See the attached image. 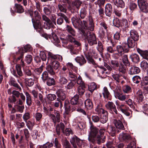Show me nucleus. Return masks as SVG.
<instances>
[{"label":"nucleus","instance_id":"36","mask_svg":"<svg viewBox=\"0 0 148 148\" xmlns=\"http://www.w3.org/2000/svg\"><path fill=\"white\" fill-rule=\"evenodd\" d=\"M31 13L32 14V16L34 18L35 20H39L41 18V17L39 13L37 11H35L34 12V16L33 12L32 11L30 12V14Z\"/></svg>","mask_w":148,"mask_h":148},{"label":"nucleus","instance_id":"2","mask_svg":"<svg viewBox=\"0 0 148 148\" xmlns=\"http://www.w3.org/2000/svg\"><path fill=\"white\" fill-rule=\"evenodd\" d=\"M82 37L85 39H87L88 44L92 46L97 43L96 36L95 34L89 31L84 32L82 31Z\"/></svg>","mask_w":148,"mask_h":148},{"label":"nucleus","instance_id":"7","mask_svg":"<svg viewBox=\"0 0 148 148\" xmlns=\"http://www.w3.org/2000/svg\"><path fill=\"white\" fill-rule=\"evenodd\" d=\"M106 107L109 110L110 113L114 112L116 114H117V111L116 106L112 102L108 101L105 105Z\"/></svg>","mask_w":148,"mask_h":148},{"label":"nucleus","instance_id":"12","mask_svg":"<svg viewBox=\"0 0 148 148\" xmlns=\"http://www.w3.org/2000/svg\"><path fill=\"white\" fill-rule=\"evenodd\" d=\"M137 41L133 39L130 37H128L127 40V44H126V46L127 45V48H132L134 47L136 44Z\"/></svg>","mask_w":148,"mask_h":148},{"label":"nucleus","instance_id":"6","mask_svg":"<svg viewBox=\"0 0 148 148\" xmlns=\"http://www.w3.org/2000/svg\"><path fill=\"white\" fill-rule=\"evenodd\" d=\"M88 20V24L85 21H83L84 25V28L86 29L89 30L91 31H92L94 30V27L93 19L91 17H89Z\"/></svg>","mask_w":148,"mask_h":148},{"label":"nucleus","instance_id":"40","mask_svg":"<svg viewBox=\"0 0 148 148\" xmlns=\"http://www.w3.org/2000/svg\"><path fill=\"white\" fill-rule=\"evenodd\" d=\"M84 104L86 108L90 109L92 107V103L91 101L89 99H87L85 102Z\"/></svg>","mask_w":148,"mask_h":148},{"label":"nucleus","instance_id":"51","mask_svg":"<svg viewBox=\"0 0 148 148\" xmlns=\"http://www.w3.org/2000/svg\"><path fill=\"white\" fill-rule=\"evenodd\" d=\"M26 97V102L27 104L30 106L32 104V99L30 95L27 92H26L25 93Z\"/></svg>","mask_w":148,"mask_h":148},{"label":"nucleus","instance_id":"45","mask_svg":"<svg viewBox=\"0 0 148 148\" xmlns=\"http://www.w3.org/2000/svg\"><path fill=\"white\" fill-rule=\"evenodd\" d=\"M115 104L117 106V108L119 109L121 112L125 108H126V107H127L123 104H120L118 101H116Z\"/></svg>","mask_w":148,"mask_h":148},{"label":"nucleus","instance_id":"21","mask_svg":"<svg viewBox=\"0 0 148 148\" xmlns=\"http://www.w3.org/2000/svg\"><path fill=\"white\" fill-rule=\"evenodd\" d=\"M112 77L116 82L119 83L122 80L123 78L126 79L125 76L118 74H114L112 75Z\"/></svg>","mask_w":148,"mask_h":148},{"label":"nucleus","instance_id":"5","mask_svg":"<svg viewBox=\"0 0 148 148\" xmlns=\"http://www.w3.org/2000/svg\"><path fill=\"white\" fill-rule=\"evenodd\" d=\"M94 99L96 105H97L95 109L97 114L101 115L104 114L105 112H107L102 108V105L99 103L100 101L99 100L97 99L96 97H94Z\"/></svg>","mask_w":148,"mask_h":148},{"label":"nucleus","instance_id":"20","mask_svg":"<svg viewBox=\"0 0 148 148\" xmlns=\"http://www.w3.org/2000/svg\"><path fill=\"white\" fill-rule=\"evenodd\" d=\"M16 72L20 80H22L21 77L23 75V73L22 71L21 65L19 64H17L15 66Z\"/></svg>","mask_w":148,"mask_h":148},{"label":"nucleus","instance_id":"19","mask_svg":"<svg viewBox=\"0 0 148 148\" xmlns=\"http://www.w3.org/2000/svg\"><path fill=\"white\" fill-rule=\"evenodd\" d=\"M136 50L143 58L145 59L148 60V51H143L139 48H137Z\"/></svg>","mask_w":148,"mask_h":148},{"label":"nucleus","instance_id":"14","mask_svg":"<svg viewBox=\"0 0 148 148\" xmlns=\"http://www.w3.org/2000/svg\"><path fill=\"white\" fill-rule=\"evenodd\" d=\"M56 95L59 99L64 100L66 98V95L65 92L63 90L60 89L58 90L56 92Z\"/></svg>","mask_w":148,"mask_h":148},{"label":"nucleus","instance_id":"49","mask_svg":"<svg viewBox=\"0 0 148 148\" xmlns=\"http://www.w3.org/2000/svg\"><path fill=\"white\" fill-rule=\"evenodd\" d=\"M25 84L29 87H31L34 84V80L32 78L25 79Z\"/></svg>","mask_w":148,"mask_h":148},{"label":"nucleus","instance_id":"48","mask_svg":"<svg viewBox=\"0 0 148 148\" xmlns=\"http://www.w3.org/2000/svg\"><path fill=\"white\" fill-rule=\"evenodd\" d=\"M64 107H65V113L66 114H69V111L71 109L70 104L69 101H65L64 102Z\"/></svg>","mask_w":148,"mask_h":148},{"label":"nucleus","instance_id":"24","mask_svg":"<svg viewBox=\"0 0 148 148\" xmlns=\"http://www.w3.org/2000/svg\"><path fill=\"white\" fill-rule=\"evenodd\" d=\"M119 138L121 140H130L131 139L130 135L128 134L122 133L119 135Z\"/></svg>","mask_w":148,"mask_h":148},{"label":"nucleus","instance_id":"8","mask_svg":"<svg viewBox=\"0 0 148 148\" xmlns=\"http://www.w3.org/2000/svg\"><path fill=\"white\" fill-rule=\"evenodd\" d=\"M42 20L45 22L44 23V28L47 29H50L52 24L51 20L44 14L42 15Z\"/></svg>","mask_w":148,"mask_h":148},{"label":"nucleus","instance_id":"29","mask_svg":"<svg viewBox=\"0 0 148 148\" xmlns=\"http://www.w3.org/2000/svg\"><path fill=\"white\" fill-rule=\"evenodd\" d=\"M10 84L11 85L16 88L17 90H18L20 91L22 90L21 88L19 85L16 82L14 78H11L10 79Z\"/></svg>","mask_w":148,"mask_h":148},{"label":"nucleus","instance_id":"15","mask_svg":"<svg viewBox=\"0 0 148 148\" xmlns=\"http://www.w3.org/2000/svg\"><path fill=\"white\" fill-rule=\"evenodd\" d=\"M130 36L129 37L133 39L138 41L139 39V36L137 32L134 29H132L130 32Z\"/></svg>","mask_w":148,"mask_h":148},{"label":"nucleus","instance_id":"37","mask_svg":"<svg viewBox=\"0 0 148 148\" xmlns=\"http://www.w3.org/2000/svg\"><path fill=\"white\" fill-rule=\"evenodd\" d=\"M47 84L49 86H53L56 84V82L53 78L49 77L46 81Z\"/></svg>","mask_w":148,"mask_h":148},{"label":"nucleus","instance_id":"10","mask_svg":"<svg viewBox=\"0 0 148 148\" xmlns=\"http://www.w3.org/2000/svg\"><path fill=\"white\" fill-rule=\"evenodd\" d=\"M114 124L116 127L117 131H119L120 130H123L125 128L124 125L121 121H118L117 120H114Z\"/></svg>","mask_w":148,"mask_h":148},{"label":"nucleus","instance_id":"64","mask_svg":"<svg viewBox=\"0 0 148 148\" xmlns=\"http://www.w3.org/2000/svg\"><path fill=\"white\" fill-rule=\"evenodd\" d=\"M53 142L54 143V147L55 148H61V145L59 143L57 138H56L55 139Z\"/></svg>","mask_w":148,"mask_h":148},{"label":"nucleus","instance_id":"17","mask_svg":"<svg viewBox=\"0 0 148 148\" xmlns=\"http://www.w3.org/2000/svg\"><path fill=\"white\" fill-rule=\"evenodd\" d=\"M140 69L136 66H133L129 69L128 73L130 75L137 74L140 73Z\"/></svg>","mask_w":148,"mask_h":148},{"label":"nucleus","instance_id":"16","mask_svg":"<svg viewBox=\"0 0 148 148\" xmlns=\"http://www.w3.org/2000/svg\"><path fill=\"white\" fill-rule=\"evenodd\" d=\"M75 61L79 63L80 66H82L86 63V61L83 56H77L75 59Z\"/></svg>","mask_w":148,"mask_h":148},{"label":"nucleus","instance_id":"26","mask_svg":"<svg viewBox=\"0 0 148 148\" xmlns=\"http://www.w3.org/2000/svg\"><path fill=\"white\" fill-rule=\"evenodd\" d=\"M66 30L72 36H75L76 35L75 31L71 26L67 25L66 27Z\"/></svg>","mask_w":148,"mask_h":148},{"label":"nucleus","instance_id":"53","mask_svg":"<svg viewBox=\"0 0 148 148\" xmlns=\"http://www.w3.org/2000/svg\"><path fill=\"white\" fill-rule=\"evenodd\" d=\"M46 70L48 72L52 75H54L55 74L53 69L51 65H49L46 67Z\"/></svg>","mask_w":148,"mask_h":148},{"label":"nucleus","instance_id":"44","mask_svg":"<svg viewBox=\"0 0 148 148\" xmlns=\"http://www.w3.org/2000/svg\"><path fill=\"white\" fill-rule=\"evenodd\" d=\"M44 13L47 15H49L51 12V8L50 5H47L44 7L43 9Z\"/></svg>","mask_w":148,"mask_h":148},{"label":"nucleus","instance_id":"57","mask_svg":"<svg viewBox=\"0 0 148 148\" xmlns=\"http://www.w3.org/2000/svg\"><path fill=\"white\" fill-rule=\"evenodd\" d=\"M123 92L126 93H128L131 92L132 89L131 87L127 85L124 86L123 87Z\"/></svg>","mask_w":148,"mask_h":148},{"label":"nucleus","instance_id":"3","mask_svg":"<svg viewBox=\"0 0 148 148\" xmlns=\"http://www.w3.org/2000/svg\"><path fill=\"white\" fill-rule=\"evenodd\" d=\"M65 126L64 124L60 123L57 125L56 126V132L57 134L59 135L60 134V129H61L62 132L66 136H69L70 134H72L73 132L72 130L70 128H66L64 130Z\"/></svg>","mask_w":148,"mask_h":148},{"label":"nucleus","instance_id":"31","mask_svg":"<svg viewBox=\"0 0 148 148\" xmlns=\"http://www.w3.org/2000/svg\"><path fill=\"white\" fill-rule=\"evenodd\" d=\"M97 88V86L96 84L94 82H92L89 84L88 85V89L91 92H92L93 91Z\"/></svg>","mask_w":148,"mask_h":148},{"label":"nucleus","instance_id":"39","mask_svg":"<svg viewBox=\"0 0 148 148\" xmlns=\"http://www.w3.org/2000/svg\"><path fill=\"white\" fill-rule=\"evenodd\" d=\"M79 95H76L71 100V103L72 105H77L78 103Z\"/></svg>","mask_w":148,"mask_h":148},{"label":"nucleus","instance_id":"9","mask_svg":"<svg viewBox=\"0 0 148 148\" xmlns=\"http://www.w3.org/2000/svg\"><path fill=\"white\" fill-rule=\"evenodd\" d=\"M116 48L120 56H122L124 53L127 52L129 50L128 48H126L125 46H124L123 47L120 45H117Z\"/></svg>","mask_w":148,"mask_h":148},{"label":"nucleus","instance_id":"46","mask_svg":"<svg viewBox=\"0 0 148 148\" xmlns=\"http://www.w3.org/2000/svg\"><path fill=\"white\" fill-rule=\"evenodd\" d=\"M62 144L64 148H72L69 142L66 138L63 140Z\"/></svg>","mask_w":148,"mask_h":148},{"label":"nucleus","instance_id":"62","mask_svg":"<svg viewBox=\"0 0 148 148\" xmlns=\"http://www.w3.org/2000/svg\"><path fill=\"white\" fill-rule=\"evenodd\" d=\"M76 83L75 81H71L67 85L66 88L68 89H71L75 85Z\"/></svg>","mask_w":148,"mask_h":148},{"label":"nucleus","instance_id":"35","mask_svg":"<svg viewBox=\"0 0 148 148\" xmlns=\"http://www.w3.org/2000/svg\"><path fill=\"white\" fill-rule=\"evenodd\" d=\"M121 112L127 116H132V112L128 107H126Z\"/></svg>","mask_w":148,"mask_h":148},{"label":"nucleus","instance_id":"18","mask_svg":"<svg viewBox=\"0 0 148 148\" xmlns=\"http://www.w3.org/2000/svg\"><path fill=\"white\" fill-rule=\"evenodd\" d=\"M112 8L111 5L109 3L107 4L105 7V12L106 15L110 16L112 14Z\"/></svg>","mask_w":148,"mask_h":148},{"label":"nucleus","instance_id":"4","mask_svg":"<svg viewBox=\"0 0 148 148\" xmlns=\"http://www.w3.org/2000/svg\"><path fill=\"white\" fill-rule=\"evenodd\" d=\"M137 3L141 12L145 13L148 12V3L147 0H137Z\"/></svg>","mask_w":148,"mask_h":148},{"label":"nucleus","instance_id":"52","mask_svg":"<svg viewBox=\"0 0 148 148\" xmlns=\"http://www.w3.org/2000/svg\"><path fill=\"white\" fill-rule=\"evenodd\" d=\"M68 82L67 79L63 76H60L59 79V82L61 85L66 84Z\"/></svg>","mask_w":148,"mask_h":148},{"label":"nucleus","instance_id":"47","mask_svg":"<svg viewBox=\"0 0 148 148\" xmlns=\"http://www.w3.org/2000/svg\"><path fill=\"white\" fill-rule=\"evenodd\" d=\"M78 138L76 136L73 137L70 140V142L74 148H77L76 143Z\"/></svg>","mask_w":148,"mask_h":148},{"label":"nucleus","instance_id":"56","mask_svg":"<svg viewBox=\"0 0 148 148\" xmlns=\"http://www.w3.org/2000/svg\"><path fill=\"white\" fill-rule=\"evenodd\" d=\"M14 107L17 110V111L21 113L23 112V110L24 108V106H20L18 104H15L14 106Z\"/></svg>","mask_w":148,"mask_h":148},{"label":"nucleus","instance_id":"11","mask_svg":"<svg viewBox=\"0 0 148 148\" xmlns=\"http://www.w3.org/2000/svg\"><path fill=\"white\" fill-rule=\"evenodd\" d=\"M32 14H30V16L31 17L32 21L33 24V26L35 29H41V24L39 20H35L34 18L32 16Z\"/></svg>","mask_w":148,"mask_h":148},{"label":"nucleus","instance_id":"28","mask_svg":"<svg viewBox=\"0 0 148 148\" xmlns=\"http://www.w3.org/2000/svg\"><path fill=\"white\" fill-rule=\"evenodd\" d=\"M135 96L137 99L140 101H142L144 99L143 92L141 90H138L136 92Z\"/></svg>","mask_w":148,"mask_h":148},{"label":"nucleus","instance_id":"63","mask_svg":"<svg viewBox=\"0 0 148 148\" xmlns=\"http://www.w3.org/2000/svg\"><path fill=\"white\" fill-rule=\"evenodd\" d=\"M53 146V144L52 143H50L49 142H47L46 143L41 145V147L42 148H47L52 147Z\"/></svg>","mask_w":148,"mask_h":148},{"label":"nucleus","instance_id":"42","mask_svg":"<svg viewBox=\"0 0 148 148\" xmlns=\"http://www.w3.org/2000/svg\"><path fill=\"white\" fill-rule=\"evenodd\" d=\"M87 8L86 7L82 8L80 11V15L82 18H84L87 14Z\"/></svg>","mask_w":148,"mask_h":148},{"label":"nucleus","instance_id":"43","mask_svg":"<svg viewBox=\"0 0 148 148\" xmlns=\"http://www.w3.org/2000/svg\"><path fill=\"white\" fill-rule=\"evenodd\" d=\"M123 63L125 65H129V62L127 58V55L123 54L122 56H121Z\"/></svg>","mask_w":148,"mask_h":148},{"label":"nucleus","instance_id":"58","mask_svg":"<svg viewBox=\"0 0 148 148\" xmlns=\"http://www.w3.org/2000/svg\"><path fill=\"white\" fill-rule=\"evenodd\" d=\"M32 60V56L30 55H28L25 58V61L28 64H30Z\"/></svg>","mask_w":148,"mask_h":148},{"label":"nucleus","instance_id":"60","mask_svg":"<svg viewBox=\"0 0 148 148\" xmlns=\"http://www.w3.org/2000/svg\"><path fill=\"white\" fill-rule=\"evenodd\" d=\"M26 123V125L27 126L28 128L30 130H32L33 127L34 125V124L32 123L31 121H27L25 122Z\"/></svg>","mask_w":148,"mask_h":148},{"label":"nucleus","instance_id":"23","mask_svg":"<svg viewBox=\"0 0 148 148\" xmlns=\"http://www.w3.org/2000/svg\"><path fill=\"white\" fill-rule=\"evenodd\" d=\"M130 58L131 59L132 61L134 63H138L140 61V58L139 56L137 54H132L130 55Z\"/></svg>","mask_w":148,"mask_h":148},{"label":"nucleus","instance_id":"1","mask_svg":"<svg viewBox=\"0 0 148 148\" xmlns=\"http://www.w3.org/2000/svg\"><path fill=\"white\" fill-rule=\"evenodd\" d=\"M90 129V131L88 138L89 141L92 143L96 141L98 144H100L101 138V136L97 135L99 129L93 125L91 126Z\"/></svg>","mask_w":148,"mask_h":148},{"label":"nucleus","instance_id":"55","mask_svg":"<svg viewBox=\"0 0 148 148\" xmlns=\"http://www.w3.org/2000/svg\"><path fill=\"white\" fill-rule=\"evenodd\" d=\"M109 132L110 134L112 136H114L115 135L116 132V129L114 127L111 126L109 129Z\"/></svg>","mask_w":148,"mask_h":148},{"label":"nucleus","instance_id":"32","mask_svg":"<svg viewBox=\"0 0 148 148\" xmlns=\"http://www.w3.org/2000/svg\"><path fill=\"white\" fill-rule=\"evenodd\" d=\"M77 27L75 28L78 29L79 31L80 32L82 33V30H83L84 32H86L87 31L83 29V28H84V22L82 21L80 19L79 20V22L77 24Z\"/></svg>","mask_w":148,"mask_h":148},{"label":"nucleus","instance_id":"38","mask_svg":"<svg viewBox=\"0 0 148 148\" xmlns=\"http://www.w3.org/2000/svg\"><path fill=\"white\" fill-rule=\"evenodd\" d=\"M59 10L61 12L66 13L67 11L66 5L65 4L59 3L58 5Z\"/></svg>","mask_w":148,"mask_h":148},{"label":"nucleus","instance_id":"50","mask_svg":"<svg viewBox=\"0 0 148 148\" xmlns=\"http://www.w3.org/2000/svg\"><path fill=\"white\" fill-rule=\"evenodd\" d=\"M128 5L129 8L132 11L137 8V4L136 3L133 1L130 2Z\"/></svg>","mask_w":148,"mask_h":148},{"label":"nucleus","instance_id":"59","mask_svg":"<svg viewBox=\"0 0 148 148\" xmlns=\"http://www.w3.org/2000/svg\"><path fill=\"white\" fill-rule=\"evenodd\" d=\"M140 67L143 70L148 68V63L145 60L142 61L140 63Z\"/></svg>","mask_w":148,"mask_h":148},{"label":"nucleus","instance_id":"61","mask_svg":"<svg viewBox=\"0 0 148 148\" xmlns=\"http://www.w3.org/2000/svg\"><path fill=\"white\" fill-rule=\"evenodd\" d=\"M52 66L55 69L57 70L60 66V63L58 61H54L52 62Z\"/></svg>","mask_w":148,"mask_h":148},{"label":"nucleus","instance_id":"22","mask_svg":"<svg viewBox=\"0 0 148 148\" xmlns=\"http://www.w3.org/2000/svg\"><path fill=\"white\" fill-rule=\"evenodd\" d=\"M119 91L120 90L119 89V91H115V97L120 101H125L126 99V96L121 94L119 92Z\"/></svg>","mask_w":148,"mask_h":148},{"label":"nucleus","instance_id":"25","mask_svg":"<svg viewBox=\"0 0 148 148\" xmlns=\"http://www.w3.org/2000/svg\"><path fill=\"white\" fill-rule=\"evenodd\" d=\"M102 94L105 100L106 99H108L110 95V93L106 87L103 88L102 91Z\"/></svg>","mask_w":148,"mask_h":148},{"label":"nucleus","instance_id":"54","mask_svg":"<svg viewBox=\"0 0 148 148\" xmlns=\"http://www.w3.org/2000/svg\"><path fill=\"white\" fill-rule=\"evenodd\" d=\"M49 77L47 71H45L42 74L41 78L43 81L45 82Z\"/></svg>","mask_w":148,"mask_h":148},{"label":"nucleus","instance_id":"27","mask_svg":"<svg viewBox=\"0 0 148 148\" xmlns=\"http://www.w3.org/2000/svg\"><path fill=\"white\" fill-rule=\"evenodd\" d=\"M114 5L117 7L123 8L125 6V3L122 0H112Z\"/></svg>","mask_w":148,"mask_h":148},{"label":"nucleus","instance_id":"41","mask_svg":"<svg viewBox=\"0 0 148 148\" xmlns=\"http://www.w3.org/2000/svg\"><path fill=\"white\" fill-rule=\"evenodd\" d=\"M69 78L71 81H75L77 78V76L76 75L73 73L71 71H69Z\"/></svg>","mask_w":148,"mask_h":148},{"label":"nucleus","instance_id":"30","mask_svg":"<svg viewBox=\"0 0 148 148\" xmlns=\"http://www.w3.org/2000/svg\"><path fill=\"white\" fill-rule=\"evenodd\" d=\"M108 112H105L104 114L100 115L101 116L99 120L100 122L102 123H104L106 122L108 119Z\"/></svg>","mask_w":148,"mask_h":148},{"label":"nucleus","instance_id":"33","mask_svg":"<svg viewBox=\"0 0 148 148\" xmlns=\"http://www.w3.org/2000/svg\"><path fill=\"white\" fill-rule=\"evenodd\" d=\"M15 11L18 13H22L24 12V9L22 6L20 4L15 3Z\"/></svg>","mask_w":148,"mask_h":148},{"label":"nucleus","instance_id":"13","mask_svg":"<svg viewBox=\"0 0 148 148\" xmlns=\"http://www.w3.org/2000/svg\"><path fill=\"white\" fill-rule=\"evenodd\" d=\"M50 116L52 119L54 123L56 124L57 122H59L60 121V114L57 112H55V114H51Z\"/></svg>","mask_w":148,"mask_h":148},{"label":"nucleus","instance_id":"34","mask_svg":"<svg viewBox=\"0 0 148 148\" xmlns=\"http://www.w3.org/2000/svg\"><path fill=\"white\" fill-rule=\"evenodd\" d=\"M85 46L86 47L85 49L87 51V52L88 54V56H93L96 54V53L95 50L92 48H90L89 50H88V48L87 47L88 46V45H86ZM86 56H87V55Z\"/></svg>","mask_w":148,"mask_h":148}]
</instances>
